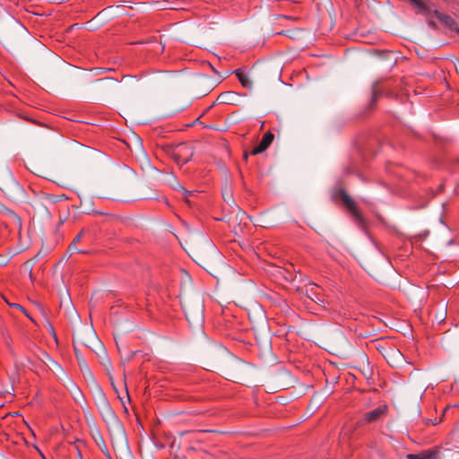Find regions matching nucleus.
Returning <instances> with one entry per match:
<instances>
[{"instance_id": "6e6552de", "label": "nucleus", "mask_w": 459, "mask_h": 459, "mask_svg": "<svg viewBox=\"0 0 459 459\" xmlns=\"http://www.w3.org/2000/svg\"><path fill=\"white\" fill-rule=\"evenodd\" d=\"M411 4L413 5L415 8L419 10V12L421 13H428L429 7L428 5L422 1V0H409Z\"/></svg>"}, {"instance_id": "f3484780", "label": "nucleus", "mask_w": 459, "mask_h": 459, "mask_svg": "<svg viewBox=\"0 0 459 459\" xmlns=\"http://www.w3.org/2000/svg\"><path fill=\"white\" fill-rule=\"evenodd\" d=\"M200 432L222 433L221 431L215 430V429H203V430H200Z\"/></svg>"}, {"instance_id": "0eeeda50", "label": "nucleus", "mask_w": 459, "mask_h": 459, "mask_svg": "<svg viewBox=\"0 0 459 459\" xmlns=\"http://www.w3.org/2000/svg\"><path fill=\"white\" fill-rule=\"evenodd\" d=\"M382 95L381 90L378 88V82H374L372 85V97L369 106L373 107L377 101L378 98Z\"/></svg>"}, {"instance_id": "f8f14e48", "label": "nucleus", "mask_w": 459, "mask_h": 459, "mask_svg": "<svg viewBox=\"0 0 459 459\" xmlns=\"http://www.w3.org/2000/svg\"><path fill=\"white\" fill-rule=\"evenodd\" d=\"M7 304H8L10 307H16V308H18V309H20V310H22V312H24V313H25V309H24L21 305L16 304V303L11 304V303H9V302H7Z\"/></svg>"}, {"instance_id": "ddd939ff", "label": "nucleus", "mask_w": 459, "mask_h": 459, "mask_svg": "<svg viewBox=\"0 0 459 459\" xmlns=\"http://www.w3.org/2000/svg\"><path fill=\"white\" fill-rule=\"evenodd\" d=\"M73 459H82V453H81V451L78 448H76L75 455H74V457Z\"/></svg>"}, {"instance_id": "9b49d317", "label": "nucleus", "mask_w": 459, "mask_h": 459, "mask_svg": "<svg viewBox=\"0 0 459 459\" xmlns=\"http://www.w3.org/2000/svg\"><path fill=\"white\" fill-rule=\"evenodd\" d=\"M7 304H8L10 307H16V308H18V309H20V310H22V312H24V313H25V309H24L21 305L16 304V303L11 304V303H9V302H7Z\"/></svg>"}, {"instance_id": "dca6fc26", "label": "nucleus", "mask_w": 459, "mask_h": 459, "mask_svg": "<svg viewBox=\"0 0 459 459\" xmlns=\"http://www.w3.org/2000/svg\"><path fill=\"white\" fill-rule=\"evenodd\" d=\"M82 235V231H81L73 240V243L76 244L78 241H80Z\"/></svg>"}, {"instance_id": "423d86ee", "label": "nucleus", "mask_w": 459, "mask_h": 459, "mask_svg": "<svg viewBox=\"0 0 459 459\" xmlns=\"http://www.w3.org/2000/svg\"><path fill=\"white\" fill-rule=\"evenodd\" d=\"M235 74L237 75L239 82L245 88L251 89L252 82L248 78V75L243 73L240 69L235 70Z\"/></svg>"}, {"instance_id": "20e7f679", "label": "nucleus", "mask_w": 459, "mask_h": 459, "mask_svg": "<svg viewBox=\"0 0 459 459\" xmlns=\"http://www.w3.org/2000/svg\"><path fill=\"white\" fill-rule=\"evenodd\" d=\"M274 139V134L271 131H267L262 137V140L253 148L251 151L252 155H257L259 153L264 152L273 143Z\"/></svg>"}, {"instance_id": "6ab92c4d", "label": "nucleus", "mask_w": 459, "mask_h": 459, "mask_svg": "<svg viewBox=\"0 0 459 459\" xmlns=\"http://www.w3.org/2000/svg\"><path fill=\"white\" fill-rule=\"evenodd\" d=\"M455 31L459 34V29L458 28L455 29Z\"/></svg>"}, {"instance_id": "4468645a", "label": "nucleus", "mask_w": 459, "mask_h": 459, "mask_svg": "<svg viewBox=\"0 0 459 459\" xmlns=\"http://www.w3.org/2000/svg\"><path fill=\"white\" fill-rule=\"evenodd\" d=\"M319 290V286H317L316 284H311L310 285V288H309V290L312 291V292H316V290Z\"/></svg>"}, {"instance_id": "f257e3e1", "label": "nucleus", "mask_w": 459, "mask_h": 459, "mask_svg": "<svg viewBox=\"0 0 459 459\" xmlns=\"http://www.w3.org/2000/svg\"><path fill=\"white\" fill-rule=\"evenodd\" d=\"M335 196L339 197L342 201L347 210L352 215L353 220L357 225L362 230H365L367 227V221L359 212L355 201L347 194L344 189H339L335 194Z\"/></svg>"}, {"instance_id": "7ed1b4c3", "label": "nucleus", "mask_w": 459, "mask_h": 459, "mask_svg": "<svg viewBox=\"0 0 459 459\" xmlns=\"http://www.w3.org/2000/svg\"><path fill=\"white\" fill-rule=\"evenodd\" d=\"M440 447L433 446L417 454H409L407 455V459H440Z\"/></svg>"}, {"instance_id": "1a4fd4ad", "label": "nucleus", "mask_w": 459, "mask_h": 459, "mask_svg": "<svg viewBox=\"0 0 459 459\" xmlns=\"http://www.w3.org/2000/svg\"><path fill=\"white\" fill-rule=\"evenodd\" d=\"M232 96V93L231 92H224V93H221L219 97H218V100H220L221 103H230V98Z\"/></svg>"}, {"instance_id": "f03ea898", "label": "nucleus", "mask_w": 459, "mask_h": 459, "mask_svg": "<svg viewBox=\"0 0 459 459\" xmlns=\"http://www.w3.org/2000/svg\"><path fill=\"white\" fill-rule=\"evenodd\" d=\"M389 411L387 404H380L377 408L367 411L357 420L356 426L358 428L363 427L368 424L375 423L385 419Z\"/></svg>"}, {"instance_id": "2eb2a0df", "label": "nucleus", "mask_w": 459, "mask_h": 459, "mask_svg": "<svg viewBox=\"0 0 459 459\" xmlns=\"http://www.w3.org/2000/svg\"><path fill=\"white\" fill-rule=\"evenodd\" d=\"M117 398L121 401L123 406H124V409H125V411L127 412V408L126 406V402L124 400V397L120 396L119 394H117Z\"/></svg>"}, {"instance_id": "a211bd4d", "label": "nucleus", "mask_w": 459, "mask_h": 459, "mask_svg": "<svg viewBox=\"0 0 459 459\" xmlns=\"http://www.w3.org/2000/svg\"><path fill=\"white\" fill-rule=\"evenodd\" d=\"M126 398L128 402H130V396H129V394H128V391H127V388L126 387Z\"/></svg>"}, {"instance_id": "9d476101", "label": "nucleus", "mask_w": 459, "mask_h": 459, "mask_svg": "<svg viewBox=\"0 0 459 459\" xmlns=\"http://www.w3.org/2000/svg\"><path fill=\"white\" fill-rule=\"evenodd\" d=\"M68 250L72 253H81L82 251L77 250L76 244L71 243L68 247Z\"/></svg>"}, {"instance_id": "39448f33", "label": "nucleus", "mask_w": 459, "mask_h": 459, "mask_svg": "<svg viewBox=\"0 0 459 459\" xmlns=\"http://www.w3.org/2000/svg\"><path fill=\"white\" fill-rule=\"evenodd\" d=\"M434 15L443 24L448 26L451 30H455L456 22L450 15L445 14L437 10L434 12Z\"/></svg>"}]
</instances>
